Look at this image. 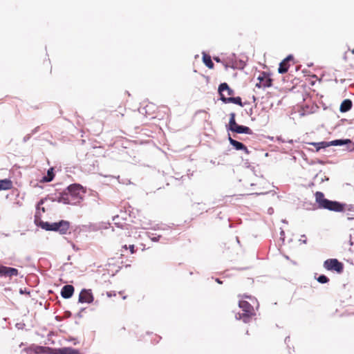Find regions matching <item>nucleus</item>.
Returning a JSON list of instances; mask_svg holds the SVG:
<instances>
[{
	"label": "nucleus",
	"mask_w": 354,
	"mask_h": 354,
	"mask_svg": "<svg viewBox=\"0 0 354 354\" xmlns=\"http://www.w3.org/2000/svg\"><path fill=\"white\" fill-rule=\"evenodd\" d=\"M315 202L320 209H327L335 212H342L345 209V205L337 201H330L325 198L324 193L316 192L315 194Z\"/></svg>",
	"instance_id": "f257e3e1"
},
{
	"label": "nucleus",
	"mask_w": 354,
	"mask_h": 354,
	"mask_svg": "<svg viewBox=\"0 0 354 354\" xmlns=\"http://www.w3.org/2000/svg\"><path fill=\"white\" fill-rule=\"evenodd\" d=\"M41 227L48 231L59 232L62 234H65L70 228V223L64 220L55 223L42 222Z\"/></svg>",
	"instance_id": "f03ea898"
},
{
	"label": "nucleus",
	"mask_w": 354,
	"mask_h": 354,
	"mask_svg": "<svg viewBox=\"0 0 354 354\" xmlns=\"http://www.w3.org/2000/svg\"><path fill=\"white\" fill-rule=\"evenodd\" d=\"M230 116L229 130L236 133L252 134V131L248 127L239 125L236 122L234 113H231Z\"/></svg>",
	"instance_id": "7ed1b4c3"
},
{
	"label": "nucleus",
	"mask_w": 354,
	"mask_h": 354,
	"mask_svg": "<svg viewBox=\"0 0 354 354\" xmlns=\"http://www.w3.org/2000/svg\"><path fill=\"white\" fill-rule=\"evenodd\" d=\"M67 192L70 194L72 201H75V205L82 199L84 194L83 187L78 184H73L68 187Z\"/></svg>",
	"instance_id": "20e7f679"
},
{
	"label": "nucleus",
	"mask_w": 354,
	"mask_h": 354,
	"mask_svg": "<svg viewBox=\"0 0 354 354\" xmlns=\"http://www.w3.org/2000/svg\"><path fill=\"white\" fill-rule=\"evenodd\" d=\"M324 267L327 270L341 274L344 270V265L336 259H329L324 262Z\"/></svg>",
	"instance_id": "39448f33"
},
{
	"label": "nucleus",
	"mask_w": 354,
	"mask_h": 354,
	"mask_svg": "<svg viewBox=\"0 0 354 354\" xmlns=\"http://www.w3.org/2000/svg\"><path fill=\"white\" fill-rule=\"evenodd\" d=\"M239 306L244 312L243 316L240 317V318H242L245 322H247L249 318L255 315L253 306L247 301L241 300L239 303Z\"/></svg>",
	"instance_id": "423d86ee"
},
{
	"label": "nucleus",
	"mask_w": 354,
	"mask_h": 354,
	"mask_svg": "<svg viewBox=\"0 0 354 354\" xmlns=\"http://www.w3.org/2000/svg\"><path fill=\"white\" fill-rule=\"evenodd\" d=\"M258 82L256 83V86L259 88H267L272 86V80L270 77L269 75L265 72H262L257 77Z\"/></svg>",
	"instance_id": "0eeeda50"
},
{
	"label": "nucleus",
	"mask_w": 354,
	"mask_h": 354,
	"mask_svg": "<svg viewBox=\"0 0 354 354\" xmlns=\"http://www.w3.org/2000/svg\"><path fill=\"white\" fill-rule=\"evenodd\" d=\"M218 93L222 101L223 97H232L234 94V91L229 87L227 83H222L219 85Z\"/></svg>",
	"instance_id": "6e6552de"
},
{
	"label": "nucleus",
	"mask_w": 354,
	"mask_h": 354,
	"mask_svg": "<svg viewBox=\"0 0 354 354\" xmlns=\"http://www.w3.org/2000/svg\"><path fill=\"white\" fill-rule=\"evenodd\" d=\"M294 57L292 55L287 56L280 64L278 68V72L281 74L286 73L290 68V62L294 64Z\"/></svg>",
	"instance_id": "1a4fd4ad"
},
{
	"label": "nucleus",
	"mask_w": 354,
	"mask_h": 354,
	"mask_svg": "<svg viewBox=\"0 0 354 354\" xmlns=\"http://www.w3.org/2000/svg\"><path fill=\"white\" fill-rule=\"evenodd\" d=\"M93 301V296L91 290H82L79 295V301L80 303L90 304Z\"/></svg>",
	"instance_id": "9d476101"
},
{
	"label": "nucleus",
	"mask_w": 354,
	"mask_h": 354,
	"mask_svg": "<svg viewBox=\"0 0 354 354\" xmlns=\"http://www.w3.org/2000/svg\"><path fill=\"white\" fill-rule=\"evenodd\" d=\"M19 274L18 270L14 268L6 267L4 266H0V275L1 277H11L13 276H17Z\"/></svg>",
	"instance_id": "9b49d317"
},
{
	"label": "nucleus",
	"mask_w": 354,
	"mask_h": 354,
	"mask_svg": "<svg viewBox=\"0 0 354 354\" xmlns=\"http://www.w3.org/2000/svg\"><path fill=\"white\" fill-rule=\"evenodd\" d=\"M230 143L234 147V148L236 150H242L246 154H249L250 151L248 148L241 142L232 139L231 137H229Z\"/></svg>",
	"instance_id": "f8f14e48"
},
{
	"label": "nucleus",
	"mask_w": 354,
	"mask_h": 354,
	"mask_svg": "<svg viewBox=\"0 0 354 354\" xmlns=\"http://www.w3.org/2000/svg\"><path fill=\"white\" fill-rule=\"evenodd\" d=\"M74 292V287L71 285L64 286L61 291V295L64 299H68L72 297Z\"/></svg>",
	"instance_id": "ddd939ff"
},
{
	"label": "nucleus",
	"mask_w": 354,
	"mask_h": 354,
	"mask_svg": "<svg viewBox=\"0 0 354 354\" xmlns=\"http://www.w3.org/2000/svg\"><path fill=\"white\" fill-rule=\"evenodd\" d=\"M57 201L59 203H62L64 204H70V205H75V201L71 200L70 197V194L68 192H63L60 194Z\"/></svg>",
	"instance_id": "4468645a"
},
{
	"label": "nucleus",
	"mask_w": 354,
	"mask_h": 354,
	"mask_svg": "<svg viewBox=\"0 0 354 354\" xmlns=\"http://www.w3.org/2000/svg\"><path fill=\"white\" fill-rule=\"evenodd\" d=\"M12 182L9 179L0 180V191L8 190L12 188Z\"/></svg>",
	"instance_id": "2eb2a0df"
},
{
	"label": "nucleus",
	"mask_w": 354,
	"mask_h": 354,
	"mask_svg": "<svg viewBox=\"0 0 354 354\" xmlns=\"http://www.w3.org/2000/svg\"><path fill=\"white\" fill-rule=\"evenodd\" d=\"M223 102L225 103H234L236 104H238L241 106H243L241 98L240 97H223Z\"/></svg>",
	"instance_id": "dca6fc26"
},
{
	"label": "nucleus",
	"mask_w": 354,
	"mask_h": 354,
	"mask_svg": "<svg viewBox=\"0 0 354 354\" xmlns=\"http://www.w3.org/2000/svg\"><path fill=\"white\" fill-rule=\"evenodd\" d=\"M352 107V102L351 100H348V99H346V100H344L341 105H340V108H339V110L341 112H346L348 111H349Z\"/></svg>",
	"instance_id": "f3484780"
},
{
	"label": "nucleus",
	"mask_w": 354,
	"mask_h": 354,
	"mask_svg": "<svg viewBox=\"0 0 354 354\" xmlns=\"http://www.w3.org/2000/svg\"><path fill=\"white\" fill-rule=\"evenodd\" d=\"M308 145L315 147L316 151H319L321 149H324L329 147L328 142H309Z\"/></svg>",
	"instance_id": "a211bd4d"
},
{
	"label": "nucleus",
	"mask_w": 354,
	"mask_h": 354,
	"mask_svg": "<svg viewBox=\"0 0 354 354\" xmlns=\"http://www.w3.org/2000/svg\"><path fill=\"white\" fill-rule=\"evenodd\" d=\"M203 61L209 68L212 69L214 68V63L212 62L209 55L204 54L203 56Z\"/></svg>",
	"instance_id": "6ab92c4d"
},
{
	"label": "nucleus",
	"mask_w": 354,
	"mask_h": 354,
	"mask_svg": "<svg viewBox=\"0 0 354 354\" xmlns=\"http://www.w3.org/2000/svg\"><path fill=\"white\" fill-rule=\"evenodd\" d=\"M54 176L53 168H50L48 170L47 176L43 177L41 182H50L53 180Z\"/></svg>",
	"instance_id": "aec40b11"
},
{
	"label": "nucleus",
	"mask_w": 354,
	"mask_h": 354,
	"mask_svg": "<svg viewBox=\"0 0 354 354\" xmlns=\"http://www.w3.org/2000/svg\"><path fill=\"white\" fill-rule=\"evenodd\" d=\"M351 141L349 139L346 140H335L331 142H328L329 147L330 146H337V145H342L346 143H351Z\"/></svg>",
	"instance_id": "412c9836"
},
{
	"label": "nucleus",
	"mask_w": 354,
	"mask_h": 354,
	"mask_svg": "<svg viewBox=\"0 0 354 354\" xmlns=\"http://www.w3.org/2000/svg\"><path fill=\"white\" fill-rule=\"evenodd\" d=\"M58 354H80V353L75 349L64 348L59 350Z\"/></svg>",
	"instance_id": "4be33fe9"
},
{
	"label": "nucleus",
	"mask_w": 354,
	"mask_h": 354,
	"mask_svg": "<svg viewBox=\"0 0 354 354\" xmlns=\"http://www.w3.org/2000/svg\"><path fill=\"white\" fill-rule=\"evenodd\" d=\"M122 248L125 249V250H127L130 251V253L131 254L136 253V250L135 249V245H129V246H127V245H124L122 246Z\"/></svg>",
	"instance_id": "5701e85b"
},
{
	"label": "nucleus",
	"mask_w": 354,
	"mask_h": 354,
	"mask_svg": "<svg viewBox=\"0 0 354 354\" xmlns=\"http://www.w3.org/2000/svg\"><path fill=\"white\" fill-rule=\"evenodd\" d=\"M317 281L321 283H326L329 281V279L325 275H320L317 278Z\"/></svg>",
	"instance_id": "b1692460"
},
{
	"label": "nucleus",
	"mask_w": 354,
	"mask_h": 354,
	"mask_svg": "<svg viewBox=\"0 0 354 354\" xmlns=\"http://www.w3.org/2000/svg\"><path fill=\"white\" fill-rule=\"evenodd\" d=\"M46 351V348L45 347H42V346H37L34 348V351L35 353H44Z\"/></svg>",
	"instance_id": "393cba45"
},
{
	"label": "nucleus",
	"mask_w": 354,
	"mask_h": 354,
	"mask_svg": "<svg viewBox=\"0 0 354 354\" xmlns=\"http://www.w3.org/2000/svg\"><path fill=\"white\" fill-rule=\"evenodd\" d=\"M43 203H44V201H43V200H41V201L39 202V203H38L37 207L39 208V205H42V204H43Z\"/></svg>",
	"instance_id": "a878e982"
},
{
	"label": "nucleus",
	"mask_w": 354,
	"mask_h": 354,
	"mask_svg": "<svg viewBox=\"0 0 354 354\" xmlns=\"http://www.w3.org/2000/svg\"><path fill=\"white\" fill-rule=\"evenodd\" d=\"M214 59L217 62H220V59L218 57H214Z\"/></svg>",
	"instance_id": "bb28decb"
},
{
	"label": "nucleus",
	"mask_w": 354,
	"mask_h": 354,
	"mask_svg": "<svg viewBox=\"0 0 354 354\" xmlns=\"http://www.w3.org/2000/svg\"><path fill=\"white\" fill-rule=\"evenodd\" d=\"M243 297L251 299V297H250V296H246V295L243 296Z\"/></svg>",
	"instance_id": "cd10ccee"
},
{
	"label": "nucleus",
	"mask_w": 354,
	"mask_h": 354,
	"mask_svg": "<svg viewBox=\"0 0 354 354\" xmlns=\"http://www.w3.org/2000/svg\"><path fill=\"white\" fill-rule=\"evenodd\" d=\"M351 53L354 54V48L351 50Z\"/></svg>",
	"instance_id": "c85d7f7f"
},
{
	"label": "nucleus",
	"mask_w": 354,
	"mask_h": 354,
	"mask_svg": "<svg viewBox=\"0 0 354 354\" xmlns=\"http://www.w3.org/2000/svg\"><path fill=\"white\" fill-rule=\"evenodd\" d=\"M42 211H43V212H45V209H44V207H42Z\"/></svg>",
	"instance_id": "c756f323"
}]
</instances>
